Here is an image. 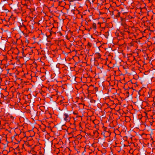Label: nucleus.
Wrapping results in <instances>:
<instances>
[{
  "mask_svg": "<svg viewBox=\"0 0 155 155\" xmlns=\"http://www.w3.org/2000/svg\"><path fill=\"white\" fill-rule=\"evenodd\" d=\"M63 117L65 121L68 122L70 121L71 119L70 117L68 114H64Z\"/></svg>",
  "mask_w": 155,
  "mask_h": 155,
  "instance_id": "nucleus-1",
  "label": "nucleus"
},
{
  "mask_svg": "<svg viewBox=\"0 0 155 155\" xmlns=\"http://www.w3.org/2000/svg\"><path fill=\"white\" fill-rule=\"evenodd\" d=\"M96 54L97 58L99 59L101 58V55L99 53H97Z\"/></svg>",
  "mask_w": 155,
  "mask_h": 155,
  "instance_id": "nucleus-2",
  "label": "nucleus"
},
{
  "mask_svg": "<svg viewBox=\"0 0 155 155\" xmlns=\"http://www.w3.org/2000/svg\"><path fill=\"white\" fill-rule=\"evenodd\" d=\"M93 28L95 30L96 29V24L95 23H93L92 25Z\"/></svg>",
  "mask_w": 155,
  "mask_h": 155,
  "instance_id": "nucleus-3",
  "label": "nucleus"
},
{
  "mask_svg": "<svg viewBox=\"0 0 155 155\" xmlns=\"http://www.w3.org/2000/svg\"><path fill=\"white\" fill-rule=\"evenodd\" d=\"M104 131H105V133H104V134H106V135H107V136H106L105 137H107V136H108L107 135V134L108 133H109V135H110V131H109L108 132L107 131H105V130Z\"/></svg>",
  "mask_w": 155,
  "mask_h": 155,
  "instance_id": "nucleus-4",
  "label": "nucleus"
},
{
  "mask_svg": "<svg viewBox=\"0 0 155 155\" xmlns=\"http://www.w3.org/2000/svg\"><path fill=\"white\" fill-rule=\"evenodd\" d=\"M120 12H118L116 16V17H120Z\"/></svg>",
  "mask_w": 155,
  "mask_h": 155,
  "instance_id": "nucleus-5",
  "label": "nucleus"
},
{
  "mask_svg": "<svg viewBox=\"0 0 155 155\" xmlns=\"http://www.w3.org/2000/svg\"><path fill=\"white\" fill-rule=\"evenodd\" d=\"M53 34H55V33L54 31H51L50 32V35H49L50 36H51V35H52Z\"/></svg>",
  "mask_w": 155,
  "mask_h": 155,
  "instance_id": "nucleus-6",
  "label": "nucleus"
},
{
  "mask_svg": "<svg viewBox=\"0 0 155 155\" xmlns=\"http://www.w3.org/2000/svg\"><path fill=\"white\" fill-rule=\"evenodd\" d=\"M87 45H89L90 47L91 46V43L90 42H88L87 44Z\"/></svg>",
  "mask_w": 155,
  "mask_h": 155,
  "instance_id": "nucleus-7",
  "label": "nucleus"
},
{
  "mask_svg": "<svg viewBox=\"0 0 155 155\" xmlns=\"http://www.w3.org/2000/svg\"><path fill=\"white\" fill-rule=\"evenodd\" d=\"M24 6H25L27 8L28 7V6L26 4H25L24 5Z\"/></svg>",
  "mask_w": 155,
  "mask_h": 155,
  "instance_id": "nucleus-8",
  "label": "nucleus"
},
{
  "mask_svg": "<svg viewBox=\"0 0 155 155\" xmlns=\"http://www.w3.org/2000/svg\"><path fill=\"white\" fill-rule=\"evenodd\" d=\"M74 0H70V2H73Z\"/></svg>",
  "mask_w": 155,
  "mask_h": 155,
  "instance_id": "nucleus-9",
  "label": "nucleus"
},
{
  "mask_svg": "<svg viewBox=\"0 0 155 155\" xmlns=\"http://www.w3.org/2000/svg\"><path fill=\"white\" fill-rule=\"evenodd\" d=\"M122 25H124V26H126V25L124 23H123Z\"/></svg>",
  "mask_w": 155,
  "mask_h": 155,
  "instance_id": "nucleus-10",
  "label": "nucleus"
},
{
  "mask_svg": "<svg viewBox=\"0 0 155 155\" xmlns=\"http://www.w3.org/2000/svg\"><path fill=\"white\" fill-rule=\"evenodd\" d=\"M97 89H98V88H97V87H95V89L96 90H97Z\"/></svg>",
  "mask_w": 155,
  "mask_h": 155,
  "instance_id": "nucleus-11",
  "label": "nucleus"
},
{
  "mask_svg": "<svg viewBox=\"0 0 155 155\" xmlns=\"http://www.w3.org/2000/svg\"><path fill=\"white\" fill-rule=\"evenodd\" d=\"M74 114H76V113H74Z\"/></svg>",
  "mask_w": 155,
  "mask_h": 155,
  "instance_id": "nucleus-12",
  "label": "nucleus"
}]
</instances>
